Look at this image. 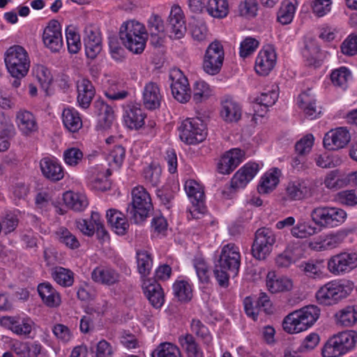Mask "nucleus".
I'll return each mask as SVG.
<instances>
[{"label":"nucleus","mask_w":357,"mask_h":357,"mask_svg":"<svg viewBox=\"0 0 357 357\" xmlns=\"http://www.w3.org/2000/svg\"><path fill=\"white\" fill-rule=\"evenodd\" d=\"M40 167L43 175L52 181H59L64 176L61 165L54 158L45 157L41 159Z\"/></svg>","instance_id":"27"},{"label":"nucleus","mask_w":357,"mask_h":357,"mask_svg":"<svg viewBox=\"0 0 357 357\" xmlns=\"http://www.w3.org/2000/svg\"><path fill=\"white\" fill-rule=\"evenodd\" d=\"M16 123L22 135L30 136L38 130L34 114L26 109H20L16 114Z\"/></svg>","instance_id":"26"},{"label":"nucleus","mask_w":357,"mask_h":357,"mask_svg":"<svg viewBox=\"0 0 357 357\" xmlns=\"http://www.w3.org/2000/svg\"><path fill=\"white\" fill-rule=\"evenodd\" d=\"M145 118L146 114L139 104L130 102L123 106V123L130 130L141 128L144 125Z\"/></svg>","instance_id":"13"},{"label":"nucleus","mask_w":357,"mask_h":357,"mask_svg":"<svg viewBox=\"0 0 357 357\" xmlns=\"http://www.w3.org/2000/svg\"><path fill=\"white\" fill-rule=\"evenodd\" d=\"M296 9V0H284L278 12V21L283 24H290L294 17Z\"/></svg>","instance_id":"44"},{"label":"nucleus","mask_w":357,"mask_h":357,"mask_svg":"<svg viewBox=\"0 0 357 357\" xmlns=\"http://www.w3.org/2000/svg\"><path fill=\"white\" fill-rule=\"evenodd\" d=\"M10 329L17 335L29 336L32 331L34 322L29 317H8Z\"/></svg>","instance_id":"37"},{"label":"nucleus","mask_w":357,"mask_h":357,"mask_svg":"<svg viewBox=\"0 0 357 357\" xmlns=\"http://www.w3.org/2000/svg\"><path fill=\"white\" fill-rule=\"evenodd\" d=\"M241 260L239 249L234 243H228L222 248L213 270L219 286L223 288L229 287L230 277L234 278L238 274Z\"/></svg>","instance_id":"1"},{"label":"nucleus","mask_w":357,"mask_h":357,"mask_svg":"<svg viewBox=\"0 0 357 357\" xmlns=\"http://www.w3.org/2000/svg\"><path fill=\"white\" fill-rule=\"evenodd\" d=\"M184 188L192 204L199 209L203 205L204 197L202 186L195 180H188L185 182Z\"/></svg>","instance_id":"40"},{"label":"nucleus","mask_w":357,"mask_h":357,"mask_svg":"<svg viewBox=\"0 0 357 357\" xmlns=\"http://www.w3.org/2000/svg\"><path fill=\"white\" fill-rule=\"evenodd\" d=\"M66 43L70 53L76 54L81 48L79 35L72 26H68L66 30Z\"/></svg>","instance_id":"58"},{"label":"nucleus","mask_w":357,"mask_h":357,"mask_svg":"<svg viewBox=\"0 0 357 357\" xmlns=\"http://www.w3.org/2000/svg\"><path fill=\"white\" fill-rule=\"evenodd\" d=\"M329 272L334 275H344L357 268V252L343 251L330 257L327 262Z\"/></svg>","instance_id":"7"},{"label":"nucleus","mask_w":357,"mask_h":357,"mask_svg":"<svg viewBox=\"0 0 357 357\" xmlns=\"http://www.w3.org/2000/svg\"><path fill=\"white\" fill-rule=\"evenodd\" d=\"M148 29L151 35V43L155 46L162 44L165 25L161 17L156 14H152L148 20Z\"/></svg>","instance_id":"34"},{"label":"nucleus","mask_w":357,"mask_h":357,"mask_svg":"<svg viewBox=\"0 0 357 357\" xmlns=\"http://www.w3.org/2000/svg\"><path fill=\"white\" fill-rule=\"evenodd\" d=\"M337 324L350 327L357 322V305H348L335 314Z\"/></svg>","instance_id":"43"},{"label":"nucleus","mask_w":357,"mask_h":357,"mask_svg":"<svg viewBox=\"0 0 357 357\" xmlns=\"http://www.w3.org/2000/svg\"><path fill=\"white\" fill-rule=\"evenodd\" d=\"M278 98V93L275 90L263 92L255 98V111L259 116H263L268 107L273 106Z\"/></svg>","instance_id":"36"},{"label":"nucleus","mask_w":357,"mask_h":357,"mask_svg":"<svg viewBox=\"0 0 357 357\" xmlns=\"http://www.w3.org/2000/svg\"><path fill=\"white\" fill-rule=\"evenodd\" d=\"M144 293L151 305L160 308L165 302V295L160 284L155 280L144 279L142 284Z\"/></svg>","instance_id":"19"},{"label":"nucleus","mask_w":357,"mask_h":357,"mask_svg":"<svg viewBox=\"0 0 357 357\" xmlns=\"http://www.w3.org/2000/svg\"><path fill=\"white\" fill-rule=\"evenodd\" d=\"M347 236L346 231H338L335 233L316 237L314 238V250L324 251L335 248L342 243Z\"/></svg>","instance_id":"22"},{"label":"nucleus","mask_w":357,"mask_h":357,"mask_svg":"<svg viewBox=\"0 0 357 357\" xmlns=\"http://www.w3.org/2000/svg\"><path fill=\"white\" fill-rule=\"evenodd\" d=\"M342 356L351 351L357 342V332L346 331L333 335Z\"/></svg>","instance_id":"29"},{"label":"nucleus","mask_w":357,"mask_h":357,"mask_svg":"<svg viewBox=\"0 0 357 357\" xmlns=\"http://www.w3.org/2000/svg\"><path fill=\"white\" fill-rule=\"evenodd\" d=\"M167 30L169 37L173 39L183 38L186 32L184 15L181 7L178 5H174L172 7Z\"/></svg>","instance_id":"14"},{"label":"nucleus","mask_w":357,"mask_h":357,"mask_svg":"<svg viewBox=\"0 0 357 357\" xmlns=\"http://www.w3.org/2000/svg\"><path fill=\"white\" fill-rule=\"evenodd\" d=\"M212 95V90L204 81L199 80L193 85L192 99L196 103L206 100Z\"/></svg>","instance_id":"52"},{"label":"nucleus","mask_w":357,"mask_h":357,"mask_svg":"<svg viewBox=\"0 0 357 357\" xmlns=\"http://www.w3.org/2000/svg\"><path fill=\"white\" fill-rule=\"evenodd\" d=\"M77 101L79 106L83 109L89 108L96 94V89L92 82L85 78L79 79L77 82Z\"/></svg>","instance_id":"28"},{"label":"nucleus","mask_w":357,"mask_h":357,"mask_svg":"<svg viewBox=\"0 0 357 357\" xmlns=\"http://www.w3.org/2000/svg\"><path fill=\"white\" fill-rule=\"evenodd\" d=\"M275 243V235L273 231L266 227L258 229L252 246L253 257L259 260H264L271 254Z\"/></svg>","instance_id":"10"},{"label":"nucleus","mask_w":357,"mask_h":357,"mask_svg":"<svg viewBox=\"0 0 357 357\" xmlns=\"http://www.w3.org/2000/svg\"><path fill=\"white\" fill-rule=\"evenodd\" d=\"M225 59L222 45L217 41L211 43L207 47L204 61V70L211 75H217L221 70Z\"/></svg>","instance_id":"11"},{"label":"nucleus","mask_w":357,"mask_h":357,"mask_svg":"<svg viewBox=\"0 0 357 357\" xmlns=\"http://www.w3.org/2000/svg\"><path fill=\"white\" fill-rule=\"evenodd\" d=\"M193 266L200 282L208 284L210 282V271L206 261L201 258H196L193 261Z\"/></svg>","instance_id":"59"},{"label":"nucleus","mask_w":357,"mask_h":357,"mask_svg":"<svg viewBox=\"0 0 357 357\" xmlns=\"http://www.w3.org/2000/svg\"><path fill=\"white\" fill-rule=\"evenodd\" d=\"M351 140L349 130L340 127L327 132L323 139V144L328 150H337L344 148Z\"/></svg>","instance_id":"17"},{"label":"nucleus","mask_w":357,"mask_h":357,"mask_svg":"<svg viewBox=\"0 0 357 357\" xmlns=\"http://www.w3.org/2000/svg\"><path fill=\"white\" fill-rule=\"evenodd\" d=\"M55 236L59 243L69 249L75 250L80 246L77 238L65 227H59L55 231Z\"/></svg>","instance_id":"47"},{"label":"nucleus","mask_w":357,"mask_h":357,"mask_svg":"<svg viewBox=\"0 0 357 357\" xmlns=\"http://www.w3.org/2000/svg\"><path fill=\"white\" fill-rule=\"evenodd\" d=\"M351 74L348 68L342 66L332 71L331 74V79L332 83L337 86H340L343 89L347 87L348 80L351 78Z\"/></svg>","instance_id":"54"},{"label":"nucleus","mask_w":357,"mask_h":357,"mask_svg":"<svg viewBox=\"0 0 357 357\" xmlns=\"http://www.w3.org/2000/svg\"><path fill=\"white\" fill-rule=\"evenodd\" d=\"M45 45L52 52H57L63 47L61 25L57 20H51L45 28L43 34Z\"/></svg>","instance_id":"15"},{"label":"nucleus","mask_w":357,"mask_h":357,"mask_svg":"<svg viewBox=\"0 0 357 357\" xmlns=\"http://www.w3.org/2000/svg\"><path fill=\"white\" fill-rule=\"evenodd\" d=\"M314 224L321 228H332L343 223L347 218V213L341 208L317 207L314 208Z\"/></svg>","instance_id":"8"},{"label":"nucleus","mask_w":357,"mask_h":357,"mask_svg":"<svg viewBox=\"0 0 357 357\" xmlns=\"http://www.w3.org/2000/svg\"><path fill=\"white\" fill-rule=\"evenodd\" d=\"M297 105L307 115L312 114V93L310 88L303 91L297 98Z\"/></svg>","instance_id":"57"},{"label":"nucleus","mask_w":357,"mask_h":357,"mask_svg":"<svg viewBox=\"0 0 357 357\" xmlns=\"http://www.w3.org/2000/svg\"><path fill=\"white\" fill-rule=\"evenodd\" d=\"M281 171L276 167L266 172L261 178L257 190L260 194H268L272 192L278 185Z\"/></svg>","instance_id":"32"},{"label":"nucleus","mask_w":357,"mask_h":357,"mask_svg":"<svg viewBox=\"0 0 357 357\" xmlns=\"http://www.w3.org/2000/svg\"><path fill=\"white\" fill-rule=\"evenodd\" d=\"M266 287L273 294L289 291L293 289V281L287 277L276 278L274 272H268L266 275Z\"/></svg>","instance_id":"33"},{"label":"nucleus","mask_w":357,"mask_h":357,"mask_svg":"<svg viewBox=\"0 0 357 357\" xmlns=\"http://www.w3.org/2000/svg\"><path fill=\"white\" fill-rule=\"evenodd\" d=\"M63 160L65 163L70 167L77 166L83 160V152L78 148H68L63 151Z\"/></svg>","instance_id":"60"},{"label":"nucleus","mask_w":357,"mask_h":357,"mask_svg":"<svg viewBox=\"0 0 357 357\" xmlns=\"http://www.w3.org/2000/svg\"><path fill=\"white\" fill-rule=\"evenodd\" d=\"M286 195L290 200H300L303 199L310 188L303 180L290 181L286 187Z\"/></svg>","instance_id":"38"},{"label":"nucleus","mask_w":357,"mask_h":357,"mask_svg":"<svg viewBox=\"0 0 357 357\" xmlns=\"http://www.w3.org/2000/svg\"><path fill=\"white\" fill-rule=\"evenodd\" d=\"M109 86L105 91V96L111 100H123L128 96V92L122 89V84L115 79L108 81Z\"/></svg>","instance_id":"51"},{"label":"nucleus","mask_w":357,"mask_h":357,"mask_svg":"<svg viewBox=\"0 0 357 357\" xmlns=\"http://www.w3.org/2000/svg\"><path fill=\"white\" fill-rule=\"evenodd\" d=\"M109 175V169H107V172H105L102 168H92L88 177L91 188L99 191H106L109 189L110 183L107 179Z\"/></svg>","instance_id":"31"},{"label":"nucleus","mask_w":357,"mask_h":357,"mask_svg":"<svg viewBox=\"0 0 357 357\" xmlns=\"http://www.w3.org/2000/svg\"><path fill=\"white\" fill-rule=\"evenodd\" d=\"M33 75L42 88L46 89L48 87L52 80V76L47 67L41 64H36L33 68Z\"/></svg>","instance_id":"61"},{"label":"nucleus","mask_w":357,"mask_h":357,"mask_svg":"<svg viewBox=\"0 0 357 357\" xmlns=\"http://www.w3.org/2000/svg\"><path fill=\"white\" fill-rule=\"evenodd\" d=\"M136 259L137 270L140 275L143 277L149 275L153 266L151 255L144 250H138L136 253Z\"/></svg>","instance_id":"49"},{"label":"nucleus","mask_w":357,"mask_h":357,"mask_svg":"<svg viewBox=\"0 0 357 357\" xmlns=\"http://www.w3.org/2000/svg\"><path fill=\"white\" fill-rule=\"evenodd\" d=\"M151 355L152 357H181L179 349L170 342L160 343Z\"/></svg>","instance_id":"55"},{"label":"nucleus","mask_w":357,"mask_h":357,"mask_svg":"<svg viewBox=\"0 0 357 357\" xmlns=\"http://www.w3.org/2000/svg\"><path fill=\"white\" fill-rule=\"evenodd\" d=\"M65 204L71 209L82 211L89 204L88 199L84 194L67 191L63 195Z\"/></svg>","instance_id":"41"},{"label":"nucleus","mask_w":357,"mask_h":357,"mask_svg":"<svg viewBox=\"0 0 357 357\" xmlns=\"http://www.w3.org/2000/svg\"><path fill=\"white\" fill-rule=\"evenodd\" d=\"M275 49L268 45L259 51L255 60V70L260 75H267L273 70L276 63Z\"/></svg>","instance_id":"16"},{"label":"nucleus","mask_w":357,"mask_h":357,"mask_svg":"<svg viewBox=\"0 0 357 357\" xmlns=\"http://www.w3.org/2000/svg\"><path fill=\"white\" fill-rule=\"evenodd\" d=\"M85 34L84 41L86 55L91 59H95L102 50L100 36L91 29H86Z\"/></svg>","instance_id":"30"},{"label":"nucleus","mask_w":357,"mask_h":357,"mask_svg":"<svg viewBox=\"0 0 357 357\" xmlns=\"http://www.w3.org/2000/svg\"><path fill=\"white\" fill-rule=\"evenodd\" d=\"M38 293L43 304L50 308H56L61 304L60 293L49 282L40 283Z\"/></svg>","instance_id":"24"},{"label":"nucleus","mask_w":357,"mask_h":357,"mask_svg":"<svg viewBox=\"0 0 357 357\" xmlns=\"http://www.w3.org/2000/svg\"><path fill=\"white\" fill-rule=\"evenodd\" d=\"M4 61L10 75L18 79L27 75L31 64L27 51L20 45L10 47L4 54Z\"/></svg>","instance_id":"4"},{"label":"nucleus","mask_w":357,"mask_h":357,"mask_svg":"<svg viewBox=\"0 0 357 357\" xmlns=\"http://www.w3.org/2000/svg\"><path fill=\"white\" fill-rule=\"evenodd\" d=\"M316 165L324 169H331L337 167L342 163V158L330 152H324L314 158Z\"/></svg>","instance_id":"48"},{"label":"nucleus","mask_w":357,"mask_h":357,"mask_svg":"<svg viewBox=\"0 0 357 357\" xmlns=\"http://www.w3.org/2000/svg\"><path fill=\"white\" fill-rule=\"evenodd\" d=\"M126 150L121 145L115 146L107 156V161L113 168H119L125 159Z\"/></svg>","instance_id":"62"},{"label":"nucleus","mask_w":357,"mask_h":357,"mask_svg":"<svg viewBox=\"0 0 357 357\" xmlns=\"http://www.w3.org/2000/svg\"><path fill=\"white\" fill-rule=\"evenodd\" d=\"M343 174L339 169L329 172L324 179V185L328 189H339L343 188L341 182L343 180Z\"/></svg>","instance_id":"63"},{"label":"nucleus","mask_w":357,"mask_h":357,"mask_svg":"<svg viewBox=\"0 0 357 357\" xmlns=\"http://www.w3.org/2000/svg\"><path fill=\"white\" fill-rule=\"evenodd\" d=\"M206 10L213 17L224 18L229 13V3L227 0H208Z\"/></svg>","instance_id":"46"},{"label":"nucleus","mask_w":357,"mask_h":357,"mask_svg":"<svg viewBox=\"0 0 357 357\" xmlns=\"http://www.w3.org/2000/svg\"><path fill=\"white\" fill-rule=\"evenodd\" d=\"M91 279L93 282L107 286L114 285L120 281L121 275L114 268L100 265L91 272Z\"/></svg>","instance_id":"21"},{"label":"nucleus","mask_w":357,"mask_h":357,"mask_svg":"<svg viewBox=\"0 0 357 357\" xmlns=\"http://www.w3.org/2000/svg\"><path fill=\"white\" fill-rule=\"evenodd\" d=\"M335 199L342 205L355 206L357 205V190H342L337 194Z\"/></svg>","instance_id":"64"},{"label":"nucleus","mask_w":357,"mask_h":357,"mask_svg":"<svg viewBox=\"0 0 357 357\" xmlns=\"http://www.w3.org/2000/svg\"><path fill=\"white\" fill-rule=\"evenodd\" d=\"M108 223L119 235H123L129 228V223L125 215L116 209H109L106 215Z\"/></svg>","instance_id":"35"},{"label":"nucleus","mask_w":357,"mask_h":357,"mask_svg":"<svg viewBox=\"0 0 357 357\" xmlns=\"http://www.w3.org/2000/svg\"><path fill=\"white\" fill-rule=\"evenodd\" d=\"M241 106L233 98L225 96L222 99L220 116L225 122H237L241 118Z\"/></svg>","instance_id":"23"},{"label":"nucleus","mask_w":357,"mask_h":357,"mask_svg":"<svg viewBox=\"0 0 357 357\" xmlns=\"http://www.w3.org/2000/svg\"><path fill=\"white\" fill-rule=\"evenodd\" d=\"M259 171V165L248 162L240 168L233 176L231 187L234 189L243 188L255 176Z\"/></svg>","instance_id":"20"},{"label":"nucleus","mask_w":357,"mask_h":357,"mask_svg":"<svg viewBox=\"0 0 357 357\" xmlns=\"http://www.w3.org/2000/svg\"><path fill=\"white\" fill-rule=\"evenodd\" d=\"M162 169L155 163H151L143 170V176L145 181L152 186H158L160 183Z\"/></svg>","instance_id":"53"},{"label":"nucleus","mask_w":357,"mask_h":357,"mask_svg":"<svg viewBox=\"0 0 357 357\" xmlns=\"http://www.w3.org/2000/svg\"><path fill=\"white\" fill-rule=\"evenodd\" d=\"M132 202L127 213L135 224L143 222L153 209L151 197L146 189L137 185L132 190Z\"/></svg>","instance_id":"3"},{"label":"nucleus","mask_w":357,"mask_h":357,"mask_svg":"<svg viewBox=\"0 0 357 357\" xmlns=\"http://www.w3.org/2000/svg\"><path fill=\"white\" fill-rule=\"evenodd\" d=\"M147 36L144 24L135 20L123 22L119 29L122 43L135 54H141L144 50Z\"/></svg>","instance_id":"2"},{"label":"nucleus","mask_w":357,"mask_h":357,"mask_svg":"<svg viewBox=\"0 0 357 357\" xmlns=\"http://www.w3.org/2000/svg\"><path fill=\"white\" fill-rule=\"evenodd\" d=\"M162 96L158 84L153 82L146 83L142 93V101L144 106L153 110L160 106Z\"/></svg>","instance_id":"25"},{"label":"nucleus","mask_w":357,"mask_h":357,"mask_svg":"<svg viewBox=\"0 0 357 357\" xmlns=\"http://www.w3.org/2000/svg\"><path fill=\"white\" fill-rule=\"evenodd\" d=\"M178 342L188 357H204L203 352L192 334L180 335Z\"/></svg>","instance_id":"39"},{"label":"nucleus","mask_w":357,"mask_h":357,"mask_svg":"<svg viewBox=\"0 0 357 357\" xmlns=\"http://www.w3.org/2000/svg\"><path fill=\"white\" fill-rule=\"evenodd\" d=\"M175 296L182 302L189 301L192 296V290L190 284L184 280L177 281L173 285Z\"/></svg>","instance_id":"56"},{"label":"nucleus","mask_w":357,"mask_h":357,"mask_svg":"<svg viewBox=\"0 0 357 357\" xmlns=\"http://www.w3.org/2000/svg\"><path fill=\"white\" fill-rule=\"evenodd\" d=\"M353 283L349 281H332L317 291L316 298L320 304L332 305L347 297L353 291Z\"/></svg>","instance_id":"5"},{"label":"nucleus","mask_w":357,"mask_h":357,"mask_svg":"<svg viewBox=\"0 0 357 357\" xmlns=\"http://www.w3.org/2000/svg\"><path fill=\"white\" fill-rule=\"evenodd\" d=\"M312 326V305H308L287 315L282 321V328L289 334H296Z\"/></svg>","instance_id":"6"},{"label":"nucleus","mask_w":357,"mask_h":357,"mask_svg":"<svg viewBox=\"0 0 357 357\" xmlns=\"http://www.w3.org/2000/svg\"><path fill=\"white\" fill-rule=\"evenodd\" d=\"M51 275L54 280L61 287H71L74 283V273L70 269L57 266L52 270Z\"/></svg>","instance_id":"45"},{"label":"nucleus","mask_w":357,"mask_h":357,"mask_svg":"<svg viewBox=\"0 0 357 357\" xmlns=\"http://www.w3.org/2000/svg\"><path fill=\"white\" fill-rule=\"evenodd\" d=\"M178 131L181 141L188 144L202 142L206 136V126L199 119H186L183 121Z\"/></svg>","instance_id":"9"},{"label":"nucleus","mask_w":357,"mask_h":357,"mask_svg":"<svg viewBox=\"0 0 357 357\" xmlns=\"http://www.w3.org/2000/svg\"><path fill=\"white\" fill-rule=\"evenodd\" d=\"M62 121L64 126L72 132L78 131L82 127L80 115L74 108H66L63 110Z\"/></svg>","instance_id":"42"},{"label":"nucleus","mask_w":357,"mask_h":357,"mask_svg":"<svg viewBox=\"0 0 357 357\" xmlns=\"http://www.w3.org/2000/svg\"><path fill=\"white\" fill-rule=\"evenodd\" d=\"M171 90L173 97L181 103H185L190 99V89L187 77L178 68L169 72Z\"/></svg>","instance_id":"12"},{"label":"nucleus","mask_w":357,"mask_h":357,"mask_svg":"<svg viewBox=\"0 0 357 357\" xmlns=\"http://www.w3.org/2000/svg\"><path fill=\"white\" fill-rule=\"evenodd\" d=\"M245 153L240 149H233L226 152L218 163V171L222 174L233 172L243 160Z\"/></svg>","instance_id":"18"},{"label":"nucleus","mask_w":357,"mask_h":357,"mask_svg":"<svg viewBox=\"0 0 357 357\" xmlns=\"http://www.w3.org/2000/svg\"><path fill=\"white\" fill-rule=\"evenodd\" d=\"M190 330L204 344L211 346L213 337L208 328L200 320L193 319L191 321Z\"/></svg>","instance_id":"50"}]
</instances>
